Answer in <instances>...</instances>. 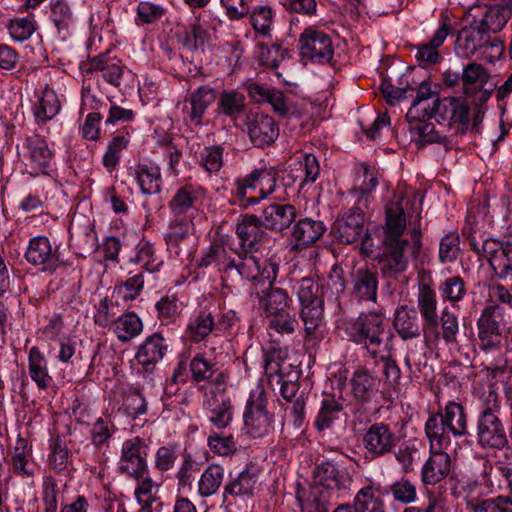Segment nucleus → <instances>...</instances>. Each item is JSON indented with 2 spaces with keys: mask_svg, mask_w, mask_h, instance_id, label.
I'll list each match as a JSON object with an SVG mask.
<instances>
[{
  "mask_svg": "<svg viewBox=\"0 0 512 512\" xmlns=\"http://www.w3.org/2000/svg\"><path fill=\"white\" fill-rule=\"evenodd\" d=\"M323 311V302L301 305L300 317L304 324L305 341L312 346L323 338Z\"/></svg>",
  "mask_w": 512,
  "mask_h": 512,
  "instance_id": "obj_30",
  "label": "nucleus"
},
{
  "mask_svg": "<svg viewBox=\"0 0 512 512\" xmlns=\"http://www.w3.org/2000/svg\"><path fill=\"white\" fill-rule=\"evenodd\" d=\"M301 305L313 304L314 302H323L321 297V287L319 283L311 278L304 277L294 286Z\"/></svg>",
  "mask_w": 512,
  "mask_h": 512,
  "instance_id": "obj_58",
  "label": "nucleus"
},
{
  "mask_svg": "<svg viewBox=\"0 0 512 512\" xmlns=\"http://www.w3.org/2000/svg\"><path fill=\"white\" fill-rule=\"evenodd\" d=\"M503 310L493 304L485 307L477 320L479 346L481 350L490 352L501 347Z\"/></svg>",
  "mask_w": 512,
  "mask_h": 512,
  "instance_id": "obj_13",
  "label": "nucleus"
},
{
  "mask_svg": "<svg viewBox=\"0 0 512 512\" xmlns=\"http://www.w3.org/2000/svg\"><path fill=\"white\" fill-rule=\"evenodd\" d=\"M25 259L34 266L43 265V271L48 272L55 271L61 265L58 254L52 252L51 243L44 236L30 239L25 252Z\"/></svg>",
  "mask_w": 512,
  "mask_h": 512,
  "instance_id": "obj_24",
  "label": "nucleus"
},
{
  "mask_svg": "<svg viewBox=\"0 0 512 512\" xmlns=\"http://www.w3.org/2000/svg\"><path fill=\"white\" fill-rule=\"evenodd\" d=\"M278 178L279 173L274 167L254 169L245 177L236 179V194L246 199L248 204H258L275 192Z\"/></svg>",
  "mask_w": 512,
  "mask_h": 512,
  "instance_id": "obj_8",
  "label": "nucleus"
},
{
  "mask_svg": "<svg viewBox=\"0 0 512 512\" xmlns=\"http://www.w3.org/2000/svg\"><path fill=\"white\" fill-rule=\"evenodd\" d=\"M276 278L269 282L268 280L262 281L268 282L269 290L262 291V294H258L259 308L264 311L266 317L275 313L283 312L287 310L289 303V296L285 290L277 287H272L273 282ZM260 282L259 280H257Z\"/></svg>",
  "mask_w": 512,
  "mask_h": 512,
  "instance_id": "obj_38",
  "label": "nucleus"
},
{
  "mask_svg": "<svg viewBox=\"0 0 512 512\" xmlns=\"http://www.w3.org/2000/svg\"><path fill=\"white\" fill-rule=\"evenodd\" d=\"M148 446L140 437L124 441L119 469L131 477H141L147 473Z\"/></svg>",
  "mask_w": 512,
  "mask_h": 512,
  "instance_id": "obj_15",
  "label": "nucleus"
},
{
  "mask_svg": "<svg viewBox=\"0 0 512 512\" xmlns=\"http://www.w3.org/2000/svg\"><path fill=\"white\" fill-rule=\"evenodd\" d=\"M204 196L205 191L200 186L188 184L179 187L168 203L172 216L193 219Z\"/></svg>",
  "mask_w": 512,
  "mask_h": 512,
  "instance_id": "obj_17",
  "label": "nucleus"
},
{
  "mask_svg": "<svg viewBox=\"0 0 512 512\" xmlns=\"http://www.w3.org/2000/svg\"><path fill=\"white\" fill-rule=\"evenodd\" d=\"M273 414L267 410V397L263 386L251 390L243 415L244 430L253 438L267 435L272 427Z\"/></svg>",
  "mask_w": 512,
  "mask_h": 512,
  "instance_id": "obj_9",
  "label": "nucleus"
},
{
  "mask_svg": "<svg viewBox=\"0 0 512 512\" xmlns=\"http://www.w3.org/2000/svg\"><path fill=\"white\" fill-rule=\"evenodd\" d=\"M32 461V445L27 439L18 437L14 447V454L11 458L15 473L27 477L33 476Z\"/></svg>",
  "mask_w": 512,
  "mask_h": 512,
  "instance_id": "obj_43",
  "label": "nucleus"
},
{
  "mask_svg": "<svg viewBox=\"0 0 512 512\" xmlns=\"http://www.w3.org/2000/svg\"><path fill=\"white\" fill-rule=\"evenodd\" d=\"M425 433L432 449L450 448L452 438L469 435L465 407L455 401L448 402L438 412L430 414L425 423Z\"/></svg>",
  "mask_w": 512,
  "mask_h": 512,
  "instance_id": "obj_4",
  "label": "nucleus"
},
{
  "mask_svg": "<svg viewBox=\"0 0 512 512\" xmlns=\"http://www.w3.org/2000/svg\"><path fill=\"white\" fill-rule=\"evenodd\" d=\"M351 298L357 302L377 303L379 274L376 267L361 266L351 277Z\"/></svg>",
  "mask_w": 512,
  "mask_h": 512,
  "instance_id": "obj_19",
  "label": "nucleus"
},
{
  "mask_svg": "<svg viewBox=\"0 0 512 512\" xmlns=\"http://www.w3.org/2000/svg\"><path fill=\"white\" fill-rule=\"evenodd\" d=\"M343 415H345L343 403L334 397H325L321 401L319 412L315 418V428L319 432L331 429Z\"/></svg>",
  "mask_w": 512,
  "mask_h": 512,
  "instance_id": "obj_37",
  "label": "nucleus"
},
{
  "mask_svg": "<svg viewBox=\"0 0 512 512\" xmlns=\"http://www.w3.org/2000/svg\"><path fill=\"white\" fill-rule=\"evenodd\" d=\"M322 221L311 218L299 219L292 229V238L296 247H307L315 243L325 232Z\"/></svg>",
  "mask_w": 512,
  "mask_h": 512,
  "instance_id": "obj_35",
  "label": "nucleus"
},
{
  "mask_svg": "<svg viewBox=\"0 0 512 512\" xmlns=\"http://www.w3.org/2000/svg\"><path fill=\"white\" fill-rule=\"evenodd\" d=\"M297 209L289 203L273 202L264 207L261 219L265 229L283 233L295 222Z\"/></svg>",
  "mask_w": 512,
  "mask_h": 512,
  "instance_id": "obj_23",
  "label": "nucleus"
},
{
  "mask_svg": "<svg viewBox=\"0 0 512 512\" xmlns=\"http://www.w3.org/2000/svg\"><path fill=\"white\" fill-rule=\"evenodd\" d=\"M298 49L303 60L319 64H331L334 56L331 37L313 27H308L301 33Z\"/></svg>",
  "mask_w": 512,
  "mask_h": 512,
  "instance_id": "obj_12",
  "label": "nucleus"
},
{
  "mask_svg": "<svg viewBox=\"0 0 512 512\" xmlns=\"http://www.w3.org/2000/svg\"><path fill=\"white\" fill-rule=\"evenodd\" d=\"M428 118H422L419 121H408L411 130L415 131L419 136V141L423 144L439 143L448 146L450 141L446 135L436 131L433 123L427 122Z\"/></svg>",
  "mask_w": 512,
  "mask_h": 512,
  "instance_id": "obj_55",
  "label": "nucleus"
},
{
  "mask_svg": "<svg viewBox=\"0 0 512 512\" xmlns=\"http://www.w3.org/2000/svg\"><path fill=\"white\" fill-rule=\"evenodd\" d=\"M493 274L500 280L512 279V238L496 239L483 248Z\"/></svg>",
  "mask_w": 512,
  "mask_h": 512,
  "instance_id": "obj_18",
  "label": "nucleus"
},
{
  "mask_svg": "<svg viewBox=\"0 0 512 512\" xmlns=\"http://www.w3.org/2000/svg\"><path fill=\"white\" fill-rule=\"evenodd\" d=\"M250 97L256 102H267L273 110L284 117L289 112V106L285 95L276 89H268L257 83H252L248 87Z\"/></svg>",
  "mask_w": 512,
  "mask_h": 512,
  "instance_id": "obj_39",
  "label": "nucleus"
},
{
  "mask_svg": "<svg viewBox=\"0 0 512 512\" xmlns=\"http://www.w3.org/2000/svg\"><path fill=\"white\" fill-rule=\"evenodd\" d=\"M216 92L213 88L203 85L187 95L183 111L195 125L202 124V118L207 108L215 101Z\"/></svg>",
  "mask_w": 512,
  "mask_h": 512,
  "instance_id": "obj_28",
  "label": "nucleus"
},
{
  "mask_svg": "<svg viewBox=\"0 0 512 512\" xmlns=\"http://www.w3.org/2000/svg\"><path fill=\"white\" fill-rule=\"evenodd\" d=\"M382 379L366 366L358 365L351 374L349 386L355 402L365 405L376 398Z\"/></svg>",
  "mask_w": 512,
  "mask_h": 512,
  "instance_id": "obj_16",
  "label": "nucleus"
},
{
  "mask_svg": "<svg viewBox=\"0 0 512 512\" xmlns=\"http://www.w3.org/2000/svg\"><path fill=\"white\" fill-rule=\"evenodd\" d=\"M50 448V468L57 473H61L67 470L69 462V450L65 441L60 436H57L51 440Z\"/></svg>",
  "mask_w": 512,
  "mask_h": 512,
  "instance_id": "obj_60",
  "label": "nucleus"
},
{
  "mask_svg": "<svg viewBox=\"0 0 512 512\" xmlns=\"http://www.w3.org/2000/svg\"><path fill=\"white\" fill-rule=\"evenodd\" d=\"M406 228V214L401 201H395L386 207V223L384 236H397L404 234Z\"/></svg>",
  "mask_w": 512,
  "mask_h": 512,
  "instance_id": "obj_52",
  "label": "nucleus"
},
{
  "mask_svg": "<svg viewBox=\"0 0 512 512\" xmlns=\"http://www.w3.org/2000/svg\"><path fill=\"white\" fill-rule=\"evenodd\" d=\"M400 441L395 430L385 422L369 425L362 434L361 443L372 459H378L395 453Z\"/></svg>",
  "mask_w": 512,
  "mask_h": 512,
  "instance_id": "obj_11",
  "label": "nucleus"
},
{
  "mask_svg": "<svg viewBox=\"0 0 512 512\" xmlns=\"http://www.w3.org/2000/svg\"><path fill=\"white\" fill-rule=\"evenodd\" d=\"M359 200L353 207L347 209L333 226L337 240L343 244H352L361 239V251L366 256L373 253V244L365 227V214Z\"/></svg>",
  "mask_w": 512,
  "mask_h": 512,
  "instance_id": "obj_7",
  "label": "nucleus"
},
{
  "mask_svg": "<svg viewBox=\"0 0 512 512\" xmlns=\"http://www.w3.org/2000/svg\"><path fill=\"white\" fill-rule=\"evenodd\" d=\"M224 480V468L218 464H210L200 476L198 493L201 497H210L217 493Z\"/></svg>",
  "mask_w": 512,
  "mask_h": 512,
  "instance_id": "obj_47",
  "label": "nucleus"
},
{
  "mask_svg": "<svg viewBox=\"0 0 512 512\" xmlns=\"http://www.w3.org/2000/svg\"><path fill=\"white\" fill-rule=\"evenodd\" d=\"M417 308L423 320L422 330L427 343L443 340L451 345L457 342L459 332L458 316L445 306L438 315V300L435 290L428 283L418 287Z\"/></svg>",
  "mask_w": 512,
  "mask_h": 512,
  "instance_id": "obj_2",
  "label": "nucleus"
},
{
  "mask_svg": "<svg viewBox=\"0 0 512 512\" xmlns=\"http://www.w3.org/2000/svg\"><path fill=\"white\" fill-rule=\"evenodd\" d=\"M136 180L143 194L154 195L161 191L162 177L157 166H138Z\"/></svg>",
  "mask_w": 512,
  "mask_h": 512,
  "instance_id": "obj_48",
  "label": "nucleus"
},
{
  "mask_svg": "<svg viewBox=\"0 0 512 512\" xmlns=\"http://www.w3.org/2000/svg\"><path fill=\"white\" fill-rule=\"evenodd\" d=\"M467 507L473 512H512L511 497H495L485 500L467 498Z\"/></svg>",
  "mask_w": 512,
  "mask_h": 512,
  "instance_id": "obj_57",
  "label": "nucleus"
},
{
  "mask_svg": "<svg viewBox=\"0 0 512 512\" xmlns=\"http://www.w3.org/2000/svg\"><path fill=\"white\" fill-rule=\"evenodd\" d=\"M379 360L382 362L381 373L383 376L384 385L388 388V390L398 392L400 388L402 372L396 359L390 355H382L379 357Z\"/></svg>",
  "mask_w": 512,
  "mask_h": 512,
  "instance_id": "obj_59",
  "label": "nucleus"
},
{
  "mask_svg": "<svg viewBox=\"0 0 512 512\" xmlns=\"http://www.w3.org/2000/svg\"><path fill=\"white\" fill-rule=\"evenodd\" d=\"M249 21L256 35L270 38L274 22V11L268 5L250 7Z\"/></svg>",
  "mask_w": 512,
  "mask_h": 512,
  "instance_id": "obj_46",
  "label": "nucleus"
},
{
  "mask_svg": "<svg viewBox=\"0 0 512 512\" xmlns=\"http://www.w3.org/2000/svg\"><path fill=\"white\" fill-rule=\"evenodd\" d=\"M192 378L196 382L208 381L217 372L216 364L204 357L203 354H196L189 363Z\"/></svg>",
  "mask_w": 512,
  "mask_h": 512,
  "instance_id": "obj_62",
  "label": "nucleus"
},
{
  "mask_svg": "<svg viewBox=\"0 0 512 512\" xmlns=\"http://www.w3.org/2000/svg\"><path fill=\"white\" fill-rule=\"evenodd\" d=\"M28 370L39 389L45 390L51 385L53 380L48 373L47 360L36 346L29 350Z\"/></svg>",
  "mask_w": 512,
  "mask_h": 512,
  "instance_id": "obj_42",
  "label": "nucleus"
},
{
  "mask_svg": "<svg viewBox=\"0 0 512 512\" xmlns=\"http://www.w3.org/2000/svg\"><path fill=\"white\" fill-rule=\"evenodd\" d=\"M296 500L302 512H329L337 503L338 495H335V491L313 483L308 488H299Z\"/></svg>",
  "mask_w": 512,
  "mask_h": 512,
  "instance_id": "obj_20",
  "label": "nucleus"
},
{
  "mask_svg": "<svg viewBox=\"0 0 512 512\" xmlns=\"http://www.w3.org/2000/svg\"><path fill=\"white\" fill-rule=\"evenodd\" d=\"M393 327L398 336L406 341L421 335V326L417 312L407 305L399 306L394 312Z\"/></svg>",
  "mask_w": 512,
  "mask_h": 512,
  "instance_id": "obj_31",
  "label": "nucleus"
},
{
  "mask_svg": "<svg viewBox=\"0 0 512 512\" xmlns=\"http://www.w3.org/2000/svg\"><path fill=\"white\" fill-rule=\"evenodd\" d=\"M430 449V456L421 469V480L425 485L439 483L451 470V457L445 449Z\"/></svg>",
  "mask_w": 512,
  "mask_h": 512,
  "instance_id": "obj_26",
  "label": "nucleus"
},
{
  "mask_svg": "<svg viewBox=\"0 0 512 512\" xmlns=\"http://www.w3.org/2000/svg\"><path fill=\"white\" fill-rule=\"evenodd\" d=\"M215 321L210 312L201 311L193 317L187 326V334L194 342L204 340L214 329Z\"/></svg>",
  "mask_w": 512,
  "mask_h": 512,
  "instance_id": "obj_53",
  "label": "nucleus"
},
{
  "mask_svg": "<svg viewBox=\"0 0 512 512\" xmlns=\"http://www.w3.org/2000/svg\"><path fill=\"white\" fill-rule=\"evenodd\" d=\"M476 442L482 449L495 451L507 447L509 440L501 418V402L494 391H490L482 403L476 418Z\"/></svg>",
  "mask_w": 512,
  "mask_h": 512,
  "instance_id": "obj_6",
  "label": "nucleus"
},
{
  "mask_svg": "<svg viewBox=\"0 0 512 512\" xmlns=\"http://www.w3.org/2000/svg\"><path fill=\"white\" fill-rule=\"evenodd\" d=\"M248 134L255 147L263 148L277 139L279 128L271 116L256 113L248 121Z\"/></svg>",
  "mask_w": 512,
  "mask_h": 512,
  "instance_id": "obj_25",
  "label": "nucleus"
},
{
  "mask_svg": "<svg viewBox=\"0 0 512 512\" xmlns=\"http://www.w3.org/2000/svg\"><path fill=\"white\" fill-rule=\"evenodd\" d=\"M344 331L350 341L362 345L372 358L378 356L377 349L385 338H392L388 320L381 311L360 313L345 322Z\"/></svg>",
  "mask_w": 512,
  "mask_h": 512,
  "instance_id": "obj_5",
  "label": "nucleus"
},
{
  "mask_svg": "<svg viewBox=\"0 0 512 512\" xmlns=\"http://www.w3.org/2000/svg\"><path fill=\"white\" fill-rule=\"evenodd\" d=\"M194 230L192 219L173 217L170 222L169 230L165 235L166 243L169 247L177 248Z\"/></svg>",
  "mask_w": 512,
  "mask_h": 512,
  "instance_id": "obj_56",
  "label": "nucleus"
},
{
  "mask_svg": "<svg viewBox=\"0 0 512 512\" xmlns=\"http://www.w3.org/2000/svg\"><path fill=\"white\" fill-rule=\"evenodd\" d=\"M60 110V101L52 89L46 88L34 104L33 113L38 123H46L54 118Z\"/></svg>",
  "mask_w": 512,
  "mask_h": 512,
  "instance_id": "obj_44",
  "label": "nucleus"
},
{
  "mask_svg": "<svg viewBox=\"0 0 512 512\" xmlns=\"http://www.w3.org/2000/svg\"><path fill=\"white\" fill-rule=\"evenodd\" d=\"M214 265L222 273L223 279L240 278L246 280L273 281L279 266L267 259L257 258L248 250H233L220 243L212 244L198 261V267Z\"/></svg>",
  "mask_w": 512,
  "mask_h": 512,
  "instance_id": "obj_1",
  "label": "nucleus"
},
{
  "mask_svg": "<svg viewBox=\"0 0 512 512\" xmlns=\"http://www.w3.org/2000/svg\"><path fill=\"white\" fill-rule=\"evenodd\" d=\"M449 33V24L443 23L437 29L429 42L415 47V58L424 65H431L439 62L440 54L437 49L443 44Z\"/></svg>",
  "mask_w": 512,
  "mask_h": 512,
  "instance_id": "obj_36",
  "label": "nucleus"
},
{
  "mask_svg": "<svg viewBox=\"0 0 512 512\" xmlns=\"http://www.w3.org/2000/svg\"><path fill=\"white\" fill-rule=\"evenodd\" d=\"M393 499L404 505L414 503L417 500V489L413 482L407 478H400L390 485Z\"/></svg>",
  "mask_w": 512,
  "mask_h": 512,
  "instance_id": "obj_63",
  "label": "nucleus"
},
{
  "mask_svg": "<svg viewBox=\"0 0 512 512\" xmlns=\"http://www.w3.org/2000/svg\"><path fill=\"white\" fill-rule=\"evenodd\" d=\"M512 16V0H500L488 6L484 16L477 21L488 33L496 34Z\"/></svg>",
  "mask_w": 512,
  "mask_h": 512,
  "instance_id": "obj_32",
  "label": "nucleus"
},
{
  "mask_svg": "<svg viewBox=\"0 0 512 512\" xmlns=\"http://www.w3.org/2000/svg\"><path fill=\"white\" fill-rule=\"evenodd\" d=\"M244 101V95L239 92L223 91L220 95L218 106L223 114L234 117L243 111Z\"/></svg>",
  "mask_w": 512,
  "mask_h": 512,
  "instance_id": "obj_64",
  "label": "nucleus"
},
{
  "mask_svg": "<svg viewBox=\"0 0 512 512\" xmlns=\"http://www.w3.org/2000/svg\"><path fill=\"white\" fill-rule=\"evenodd\" d=\"M24 149L23 157L29 173L32 176L48 175L54 153L47 141L39 135L28 137L24 142Z\"/></svg>",
  "mask_w": 512,
  "mask_h": 512,
  "instance_id": "obj_14",
  "label": "nucleus"
},
{
  "mask_svg": "<svg viewBox=\"0 0 512 512\" xmlns=\"http://www.w3.org/2000/svg\"><path fill=\"white\" fill-rule=\"evenodd\" d=\"M264 229L261 218L253 214L242 215L235 230L240 240V250H248L255 255L253 251H256L258 245L267 237Z\"/></svg>",
  "mask_w": 512,
  "mask_h": 512,
  "instance_id": "obj_22",
  "label": "nucleus"
},
{
  "mask_svg": "<svg viewBox=\"0 0 512 512\" xmlns=\"http://www.w3.org/2000/svg\"><path fill=\"white\" fill-rule=\"evenodd\" d=\"M435 94L436 92L432 91L429 83L422 82L418 86L416 97L407 111L406 120L419 121L422 118H432V107L429 106L427 101L433 98Z\"/></svg>",
  "mask_w": 512,
  "mask_h": 512,
  "instance_id": "obj_41",
  "label": "nucleus"
},
{
  "mask_svg": "<svg viewBox=\"0 0 512 512\" xmlns=\"http://www.w3.org/2000/svg\"><path fill=\"white\" fill-rule=\"evenodd\" d=\"M258 480V471L255 466L248 465L224 486V497L253 496L254 488Z\"/></svg>",
  "mask_w": 512,
  "mask_h": 512,
  "instance_id": "obj_34",
  "label": "nucleus"
},
{
  "mask_svg": "<svg viewBox=\"0 0 512 512\" xmlns=\"http://www.w3.org/2000/svg\"><path fill=\"white\" fill-rule=\"evenodd\" d=\"M166 13V9L157 3L151 1H141L136 8L135 23L140 25L154 24L158 22Z\"/></svg>",
  "mask_w": 512,
  "mask_h": 512,
  "instance_id": "obj_61",
  "label": "nucleus"
},
{
  "mask_svg": "<svg viewBox=\"0 0 512 512\" xmlns=\"http://www.w3.org/2000/svg\"><path fill=\"white\" fill-rule=\"evenodd\" d=\"M314 484L323 486L331 491L347 490L352 483V476L344 467L329 461L318 464L313 472Z\"/></svg>",
  "mask_w": 512,
  "mask_h": 512,
  "instance_id": "obj_21",
  "label": "nucleus"
},
{
  "mask_svg": "<svg viewBox=\"0 0 512 512\" xmlns=\"http://www.w3.org/2000/svg\"><path fill=\"white\" fill-rule=\"evenodd\" d=\"M130 262L140 265L141 269L148 273L157 271L161 265V261L156 256L154 244L144 239L137 244Z\"/></svg>",
  "mask_w": 512,
  "mask_h": 512,
  "instance_id": "obj_49",
  "label": "nucleus"
},
{
  "mask_svg": "<svg viewBox=\"0 0 512 512\" xmlns=\"http://www.w3.org/2000/svg\"><path fill=\"white\" fill-rule=\"evenodd\" d=\"M384 249L376 260L384 278L396 279L404 273L410 261L417 260L422 249L421 231L413 228L406 234L384 236Z\"/></svg>",
  "mask_w": 512,
  "mask_h": 512,
  "instance_id": "obj_3",
  "label": "nucleus"
},
{
  "mask_svg": "<svg viewBox=\"0 0 512 512\" xmlns=\"http://www.w3.org/2000/svg\"><path fill=\"white\" fill-rule=\"evenodd\" d=\"M94 71L101 72L102 78L115 87L120 86L124 75V67L120 64V61L109 58L107 54H100L90 60L85 73L88 74Z\"/></svg>",
  "mask_w": 512,
  "mask_h": 512,
  "instance_id": "obj_33",
  "label": "nucleus"
},
{
  "mask_svg": "<svg viewBox=\"0 0 512 512\" xmlns=\"http://www.w3.org/2000/svg\"><path fill=\"white\" fill-rule=\"evenodd\" d=\"M112 329L121 342H128L142 332L143 324L135 313L129 312L118 316Z\"/></svg>",
  "mask_w": 512,
  "mask_h": 512,
  "instance_id": "obj_45",
  "label": "nucleus"
},
{
  "mask_svg": "<svg viewBox=\"0 0 512 512\" xmlns=\"http://www.w3.org/2000/svg\"><path fill=\"white\" fill-rule=\"evenodd\" d=\"M209 409L211 415L210 422L218 429H224L229 426L232 421L231 401L224 395L214 396L209 400Z\"/></svg>",
  "mask_w": 512,
  "mask_h": 512,
  "instance_id": "obj_51",
  "label": "nucleus"
},
{
  "mask_svg": "<svg viewBox=\"0 0 512 512\" xmlns=\"http://www.w3.org/2000/svg\"><path fill=\"white\" fill-rule=\"evenodd\" d=\"M167 351L168 344L165 338L159 333H154L148 336L138 347L135 358L138 364L149 371L163 359Z\"/></svg>",
  "mask_w": 512,
  "mask_h": 512,
  "instance_id": "obj_29",
  "label": "nucleus"
},
{
  "mask_svg": "<svg viewBox=\"0 0 512 512\" xmlns=\"http://www.w3.org/2000/svg\"><path fill=\"white\" fill-rule=\"evenodd\" d=\"M443 302H449L453 306L461 302L466 294V282L458 275L450 276L445 278L438 286Z\"/></svg>",
  "mask_w": 512,
  "mask_h": 512,
  "instance_id": "obj_50",
  "label": "nucleus"
},
{
  "mask_svg": "<svg viewBox=\"0 0 512 512\" xmlns=\"http://www.w3.org/2000/svg\"><path fill=\"white\" fill-rule=\"evenodd\" d=\"M470 107L465 98H437L432 105V117L437 123L463 135L468 130Z\"/></svg>",
  "mask_w": 512,
  "mask_h": 512,
  "instance_id": "obj_10",
  "label": "nucleus"
},
{
  "mask_svg": "<svg viewBox=\"0 0 512 512\" xmlns=\"http://www.w3.org/2000/svg\"><path fill=\"white\" fill-rule=\"evenodd\" d=\"M488 32L475 20L468 27L462 28L455 42L458 56L469 58L480 52Z\"/></svg>",
  "mask_w": 512,
  "mask_h": 512,
  "instance_id": "obj_27",
  "label": "nucleus"
},
{
  "mask_svg": "<svg viewBox=\"0 0 512 512\" xmlns=\"http://www.w3.org/2000/svg\"><path fill=\"white\" fill-rule=\"evenodd\" d=\"M137 480L135 488V497L142 506L141 509H147L152 512L151 505L157 499L158 484L148 475L142 474L141 477H134Z\"/></svg>",
  "mask_w": 512,
  "mask_h": 512,
  "instance_id": "obj_54",
  "label": "nucleus"
},
{
  "mask_svg": "<svg viewBox=\"0 0 512 512\" xmlns=\"http://www.w3.org/2000/svg\"><path fill=\"white\" fill-rule=\"evenodd\" d=\"M51 20L58 34L65 39L75 25V16L67 0H52L50 2Z\"/></svg>",
  "mask_w": 512,
  "mask_h": 512,
  "instance_id": "obj_40",
  "label": "nucleus"
}]
</instances>
